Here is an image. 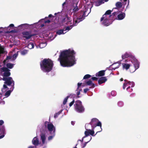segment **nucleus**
I'll list each match as a JSON object with an SVG mask.
<instances>
[{
    "mask_svg": "<svg viewBox=\"0 0 148 148\" xmlns=\"http://www.w3.org/2000/svg\"><path fill=\"white\" fill-rule=\"evenodd\" d=\"M111 11L109 10L107 11L104 15H106L107 17L108 16V17L110 18L111 16L110 14H111Z\"/></svg>",
    "mask_w": 148,
    "mask_h": 148,
    "instance_id": "a878e982",
    "label": "nucleus"
},
{
    "mask_svg": "<svg viewBox=\"0 0 148 148\" xmlns=\"http://www.w3.org/2000/svg\"><path fill=\"white\" fill-rule=\"evenodd\" d=\"M90 124L92 127V130H88L87 129L88 127L89 126H90V125L88 124H86L85 127L86 130L84 132L85 136L82 138V140H78L77 143L78 144L79 142H80L81 144H82L83 141L84 139V138L87 137L89 135H91L92 136H95V135H94V134L95 133L94 130L95 128L97 126H99L100 127H99V129L97 130V131H98L97 132L96 134L98 132H100L102 131V129L101 128V123L96 118L93 119L91 120V121L90 123Z\"/></svg>",
    "mask_w": 148,
    "mask_h": 148,
    "instance_id": "f03ea898",
    "label": "nucleus"
},
{
    "mask_svg": "<svg viewBox=\"0 0 148 148\" xmlns=\"http://www.w3.org/2000/svg\"><path fill=\"white\" fill-rule=\"evenodd\" d=\"M79 10V9L77 7V6L75 7L74 9H73V12L74 13V15L75 14V13L77 12Z\"/></svg>",
    "mask_w": 148,
    "mask_h": 148,
    "instance_id": "e433bc0d",
    "label": "nucleus"
},
{
    "mask_svg": "<svg viewBox=\"0 0 148 148\" xmlns=\"http://www.w3.org/2000/svg\"><path fill=\"white\" fill-rule=\"evenodd\" d=\"M123 81V78H121L120 79V81Z\"/></svg>",
    "mask_w": 148,
    "mask_h": 148,
    "instance_id": "13d9d810",
    "label": "nucleus"
},
{
    "mask_svg": "<svg viewBox=\"0 0 148 148\" xmlns=\"http://www.w3.org/2000/svg\"><path fill=\"white\" fill-rule=\"evenodd\" d=\"M11 91L10 90H8L6 92L5 94V96L6 97H8L10 95Z\"/></svg>",
    "mask_w": 148,
    "mask_h": 148,
    "instance_id": "2f4dec72",
    "label": "nucleus"
},
{
    "mask_svg": "<svg viewBox=\"0 0 148 148\" xmlns=\"http://www.w3.org/2000/svg\"><path fill=\"white\" fill-rule=\"evenodd\" d=\"M119 63H114L112 64L111 66L113 67L112 69L114 70L116 69L119 67Z\"/></svg>",
    "mask_w": 148,
    "mask_h": 148,
    "instance_id": "4be33fe9",
    "label": "nucleus"
},
{
    "mask_svg": "<svg viewBox=\"0 0 148 148\" xmlns=\"http://www.w3.org/2000/svg\"><path fill=\"white\" fill-rule=\"evenodd\" d=\"M18 51H17L16 53L14 54L12 56H8L7 57L6 59L4 60L3 62V63L4 64H5L6 61L8 60V61H13L16 59V57L18 55Z\"/></svg>",
    "mask_w": 148,
    "mask_h": 148,
    "instance_id": "ddd939ff",
    "label": "nucleus"
},
{
    "mask_svg": "<svg viewBox=\"0 0 148 148\" xmlns=\"http://www.w3.org/2000/svg\"><path fill=\"white\" fill-rule=\"evenodd\" d=\"M28 52V51L25 49H23L21 51V54L22 55H25L27 54Z\"/></svg>",
    "mask_w": 148,
    "mask_h": 148,
    "instance_id": "cd10ccee",
    "label": "nucleus"
},
{
    "mask_svg": "<svg viewBox=\"0 0 148 148\" xmlns=\"http://www.w3.org/2000/svg\"><path fill=\"white\" fill-rule=\"evenodd\" d=\"M22 34L23 37L26 39H28L32 36L31 32H29L25 31L23 32Z\"/></svg>",
    "mask_w": 148,
    "mask_h": 148,
    "instance_id": "4468645a",
    "label": "nucleus"
},
{
    "mask_svg": "<svg viewBox=\"0 0 148 148\" xmlns=\"http://www.w3.org/2000/svg\"><path fill=\"white\" fill-rule=\"evenodd\" d=\"M65 4V2H64V3L62 4V6L63 7V6Z\"/></svg>",
    "mask_w": 148,
    "mask_h": 148,
    "instance_id": "4d7b16f0",
    "label": "nucleus"
},
{
    "mask_svg": "<svg viewBox=\"0 0 148 148\" xmlns=\"http://www.w3.org/2000/svg\"><path fill=\"white\" fill-rule=\"evenodd\" d=\"M91 77V75L89 74L85 75L83 79H86Z\"/></svg>",
    "mask_w": 148,
    "mask_h": 148,
    "instance_id": "58836bf2",
    "label": "nucleus"
},
{
    "mask_svg": "<svg viewBox=\"0 0 148 148\" xmlns=\"http://www.w3.org/2000/svg\"><path fill=\"white\" fill-rule=\"evenodd\" d=\"M86 84L87 85L90 86L91 87L94 88L95 87V84L90 80L87 81Z\"/></svg>",
    "mask_w": 148,
    "mask_h": 148,
    "instance_id": "412c9836",
    "label": "nucleus"
},
{
    "mask_svg": "<svg viewBox=\"0 0 148 148\" xmlns=\"http://www.w3.org/2000/svg\"><path fill=\"white\" fill-rule=\"evenodd\" d=\"M50 20H48L47 21H45V23H50Z\"/></svg>",
    "mask_w": 148,
    "mask_h": 148,
    "instance_id": "09e8293b",
    "label": "nucleus"
},
{
    "mask_svg": "<svg viewBox=\"0 0 148 148\" xmlns=\"http://www.w3.org/2000/svg\"><path fill=\"white\" fill-rule=\"evenodd\" d=\"M84 18L83 15L77 18L75 16L73 17V24L72 25V23L71 18L68 16H66L65 18L66 23L67 25H71L67 27L64 31H69L70 30L73 26L77 25L78 23L83 20Z\"/></svg>",
    "mask_w": 148,
    "mask_h": 148,
    "instance_id": "39448f33",
    "label": "nucleus"
},
{
    "mask_svg": "<svg viewBox=\"0 0 148 148\" xmlns=\"http://www.w3.org/2000/svg\"><path fill=\"white\" fill-rule=\"evenodd\" d=\"M69 97V96H67L65 98H64V100H63V104L64 105H65L66 103L67 102V100Z\"/></svg>",
    "mask_w": 148,
    "mask_h": 148,
    "instance_id": "72a5a7b5",
    "label": "nucleus"
},
{
    "mask_svg": "<svg viewBox=\"0 0 148 148\" xmlns=\"http://www.w3.org/2000/svg\"><path fill=\"white\" fill-rule=\"evenodd\" d=\"M2 95L1 93H0V98L1 99H2Z\"/></svg>",
    "mask_w": 148,
    "mask_h": 148,
    "instance_id": "3c124183",
    "label": "nucleus"
},
{
    "mask_svg": "<svg viewBox=\"0 0 148 148\" xmlns=\"http://www.w3.org/2000/svg\"><path fill=\"white\" fill-rule=\"evenodd\" d=\"M82 84L81 83H78V88H77V90H76L77 92V95H79L80 94V90L79 89V87L81 86Z\"/></svg>",
    "mask_w": 148,
    "mask_h": 148,
    "instance_id": "393cba45",
    "label": "nucleus"
},
{
    "mask_svg": "<svg viewBox=\"0 0 148 148\" xmlns=\"http://www.w3.org/2000/svg\"><path fill=\"white\" fill-rule=\"evenodd\" d=\"M3 28L2 27H0V28Z\"/></svg>",
    "mask_w": 148,
    "mask_h": 148,
    "instance_id": "0e129e2a",
    "label": "nucleus"
},
{
    "mask_svg": "<svg viewBox=\"0 0 148 148\" xmlns=\"http://www.w3.org/2000/svg\"><path fill=\"white\" fill-rule=\"evenodd\" d=\"M63 110H61L59 111L58 112L56 113L54 116V117L55 118H56L58 117V116L62 112Z\"/></svg>",
    "mask_w": 148,
    "mask_h": 148,
    "instance_id": "473e14b6",
    "label": "nucleus"
},
{
    "mask_svg": "<svg viewBox=\"0 0 148 148\" xmlns=\"http://www.w3.org/2000/svg\"><path fill=\"white\" fill-rule=\"evenodd\" d=\"M32 144L35 146H37L39 145H40L39 141L37 137H34L32 140Z\"/></svg>",
    "mask_w": 148,
    "mask_h": 148,
    "instance_id": "dca6fc26",
    "label": "nucleus"
},
{
    "mask_svg": "<svg viewBox=\"0 0 148 148\" xmlns=\"http://www.w3.org/2000/svg\"><path fill=\"white\" fill-rule=\"evenodd\" d=\"M114 9H116V8H114V9H113L114 10Z\"/></svg>",
    "mask_w": 148,
    "mask_h": 148,
    "instance_id": "69168bd1",
    "label": "nucleus"
},
{
    "mask_svg": "<svg viewBox=\"0 0 148 148\" xmlns=\"http://www.w3.org/2000/svg\"><path fill=\"white\" fill-rule=\"evenodd\" d=\"M42 27H43L44 26V25H42Z\"/></svg>",
    "mask_w": 148,
    "mask_h": 148,
    "instance_id": "e2e57ef3",
    "label": "nucleus"
},
{
    "mask_svg": "<svg viewBox=\"0 0 148 148\" xmlns=\"http://www.w3.org/2000/svg\"><path fill=\"white\" fill-rule=\"evenodd\" d=\"M40 65L41 69L43 72H48L52 69L53 63L49 59H45L41 62Z\"/></svg>",
    "mask_w": 148,
    "mask_h": 148,
    "instance_id": "423d86ee",
    "label": "nucleus"
},
{
    "mask_svg": "<svg viewBox=\"0 0 148 148\" xmlns=\"http://www.w3.org/2000/svg\"><path fill=\"white\" fill-rule=\"evenodd\" d=\"M123 0V1H124V4H126V1H127L128 2V4H129V0Z\"/></svg>",
    "mask_w": 148,
    "mask_h": 148,
    "instance_id": "a18cd8bd",
    "label": "nucleus"
},
{
    "mask_svg": "<svg viewBox=\"0 0 148 148\" xmlns=\"http://www.w3.org/2000/svg\"><path fill=\"white\" fill-rule=\"evenodd\" d=\"M51 135L49 136L48 137V141H51L53 139L54 137L55 134V133H50Z\"/></svg>",
    "mask_w": 148,
    "mask_h": 148,
    "instance_id": "5701e85b",
    "label": "nucleus"
},
{
    "mask_svg": "<svg viewBox=\"0 0 148 148\" xmlns=\"http://www.w3.org/2000/svg\"><path fill=\"white\" fill-rule=\"evenodd\" d=\"M47 45V44L46 42H42L39 45V47L41 48H42L45 47Z\"/></svg>",
    "mask_w": 148,
    "mask_h": 148,
    "instance_id": "c85d7f7f",
    "label": "nucleus"
},
{
    "mask_svg": "<svg viewBox=\"0 0 148 148\" xmlns=\"http://www.w3.org/2000/svg\"><path fill=\"white\" fill-rule=\"evenodd\" d=\"M108 0H105V1L106 2H107V1Z\"/></svg>",
    "mask_w": 148,
    "mask_h": 148,
    "instance_id": "052dcab7",
    "label": "nucleus"
},
{
    "mask_svg": "<svg viewBox=\"0 0 148 148\" xmlns=\"http://www.w3.org/2000/svg\"><path fill=\"white\" fill-rule=\"evenodd\" d=\"M5 102L4 101L1 100H0V104H2V105H3L5 104Z\"/></svg>",
    "mask_w": 148,
    "mask_h": 148,
    "instance_id": "37998d69",
    "label": "nucleus"
},
{
    "mask_svg": "<svg viewBox=\"0 0 148 148\" xmlns=\"http://www.w3.org/2000/svg\"><path fill=\"white\" fill-rule=\"evenodd\" d=\"M125 14L121 12L117 16V19L119 20H121L124 19L125 17Z\"/></svg>",
    "mask_w": 148,
    "mask_h": 148,
    "instance_id": "6ab92c4d",
    "label": "nucleus"
},
{
    "mask_svg": "<svg viewBox=\"0 0 148 148\" xmlns=\"http://www.w3.org/2000/svg\"><path fill=\"white\" fill-rule=\"evenodd\" d=\"M92 138L91 136H90L89 137H88V140H89L87 142H85L84 143V144L83 145V146L82 147V148H84V147H85L86 145V144L91 140Z\"/></svg>",
    "mask_w": 148,
    "mask_h": 148,
    "instance_id": "7c9ffc66",
    "label": "nucleus"
},
{
    "mask_svg": "<svg viewBox=\"0 0 148 148\" xmlns=\"http://www.w3.org/2000/svg\"><path fill=\"white\" fill-rule=\"evenodd\" d=\"M4 123V121L2 120H0V125H2Z\"/></svg>",
    "mask_w": 148,
    "mask_h": 148,
    "instance_id": "de8ad7c7",
    "label": "nucleus"
},
{
    "mask_svg": "<svg viewBox=\"0 0 148 148\" xmlns=\"http://www.w3.org/2000/svg\"><path fill=\"white\" fill-rule=\"evenodd\" d=\"M116 12H114L112 13V14L113 15V16H114L116 14Z\"/></svg>",
    "mask_w": 148,
    "mask_h": 148,
    "instance_id": "603ef678",
    "label": "nucleus"
},
{
    "mask_svg": "<svg viewBox=\"0 0 148 148\" xmlns=\"http://www.w3.org/2000/svg\"><path fill=\"white\" fill-rule=\"evenodd\" d=\"M44 125L50 133H55V127L51 123L48 121H45L44 123Z\"/></svg>",
    "mask_w": 148,
    "mask_h": 148,
    "instance_id": "6e6552de",
    "label": "nucleus"
},
{
    "mask_svg": "<svg viewBox=\"0 0 148 148\" xmlns=\"http://www.w3.org/2000/svg\"><path fill=\"white\" fill-rule=\"evenodd\" d=\"M71 124H72V125H74V124H75V123H74V122H73V121H72V122H71Z\"/></svg>",
    "mask_w": 148,
    "mask_h": 148,
    "instance_id": "864d4df0",
    "label": "nucleus"
},
{
    "mask_svg": "<svg viewBox=\"0 0 148 148\" xmlns=\"http://www.w3.org/2000/svg\"><path fill=\"white\" fill-rule=\"evenodd\" d=\"M34 147L32 146H30L28 148H34Z\"/></svg>",
    "mask_w": 148,
    "mask_h": 148,
    "instance_id": "5fc2aeb1",
    "label": "nucleus"
},
{
    "mask_svg": "<svg viewBox=\"0 0 148 148\" xmlns=\"http://www.w3.org/2000/svg\"><path fill=\"white\" fill-rule=\"evenodd\" d=\"M4 52V49L3 47L1 46L0 45V54L1 53H3Z\"/></svg>",
    "mask_w": 148,
    "mask_h": 148,
    "instance_id": "f704fd0d",
    "label": "nucleus"
},
{
    "mask_svg": "<svg viewBox=\"0 0 148 148\" xmlns=\"http://www.w3.org/2000/svg\"><path fill=\"white\" fill-rule=\"evenodd\" d=\"M14 27V25L13 24H10L9 26H8L7 27H5L4 28L6 29H8L9 28H10L11 27Z\"/></svg>",
    "mask_w": 148,
    "mask_h": 148,
    "instance_id": "a19ab883",
    "label": "nucleus"
},
{
    "mask_svg": "<svg viewBox=\"0 0 148 148\" xmlns=\"http://www.w3.org/2000/svg\"><path fill=\"white\" fill-rule=\"evenodd\" d=\"M111 95L113 96H114L116 95V93L115 91H112L111 92Z\"/></svg>",
    "mask_w": 148,
    "mask_h": 148,
    "instance_id": "ea45409f",
    "label": "nucleus"
},
{
    "mask_svg": "<svg viewBox=\"0 0 148 148\" xmlns=\"http://www.w3.org/2000/svg\"><path fill=\"white\" fill-rule=\"evenodd\" d=\"M134 83L133 82H126L123 84V88L125 89L127 88L126 90L129 92H131L132 91V89H131L130 90H129V89L131 87H133L134 86Z\"/></svg>",
    "mask_w": 148,
    "mask_h": 148,
    "instance_id": "f8f14e48",
    "label": "nucleus"
},
{
    "mask_svg": "<svg viewBox=\"0 0 148 148\" xmlns=\"http://www.w3.org/2000/svg\"><path fill=\"white\" fill-rule=\"evenodd\" d=\"M41 143L40 144V147H43V148L46 147V145L47 143V136L45 134L42 133L40 135Z\"/></svg>",
    "mask_w": 148,
    "mask_h": 148,
    "instance_id": "1a4fd4ad",
    "label": "nucleus"
},
{
    "mask_svg": "<svg viewBox=\"0 0 148 148\" xmlns=\"http://www.w3.org/2000/svg\"><path fill=\"white\" fill-rule=\"evenodd\" d=\"M122 60H120L119 62H121L123 60L125 59L134 60L136 59L135 56L131 53L126 52L122 54L121 55Z\"/></svg>",
    "mask_w": 148,
    "mask_h": 148,
    "instance_id": "9d476101",
    "label": "nucleus"
},
{
    "mask_svg": "<svg viewBox=\"0 0 148 148\" xmlns=\"http://www.w3.org/2000/svg\"><path fill=\"white\" fill-rule=\"evenodd\" d=\"M104 3L103 0H100L98 2L96 3V5L97 6H99L101 5V4Z\"/></svg>",
    "mask_w": 148,
    "mask_h": 148,
    "instance_id": "c9c22d12",
    "label": "nucleus"
},
{
    "mask_svg": "<svg viewBox=\"0 0 148 148\" xmlns=\"http://www.w3.org/2000/svg\"><path fill=\"white\" fill-rule=\"evenodd\" d=\"M52 16H53V15L51 14H49L48 16V17H52Z\"/></svg>",
    "mask_w": 148,
    "mask_h": 148,
    "instance_id": "6e6d98bb",
    "label": "nucleus"
},
{
    "mask_svg": "<svg viewBox=\"0 0 148 148\" xmlns=\"http://www.w3.org/2000/svg\"><path fill=\"white\" fill-rule=\"evenodd\" d=\"M14 65V64L9 63L7 64L6 66L8 68L11 69L13 68Z\"/></svg>",
    "mask_w": 148,
    "mask_h": 148,
    "instance_id": "c756f323",
    "label": "nucleus"
},
{
    "mask_svg": "<svg viewBox=\"0 0 148 148\" xmlns=\"http://www.w3.org/2000/svg\"><path fill=\"white\" fill-rule=\"evenodd\" d=\"M74 148H77V147H74Z\"/></svg>",
    "mask_w": 148,
    "mask_h": 148,
    "instance_id": "338daca9",
    "label": "nucleus"
},
{
    "mask_svg": "<svg viewBox=\"0 0 148 148\" xmlns=\"http://www.w3.org/2000/svg\"><path fill=\"white\" fill-rule=\"evenodd\" d=\"M116 6L117 8H120L121 7V2H118L116 3Z\"/></svg>",
    "mask_w": 148,
    "mask_h": 148,
    "instance_id": "4c0bfd02",
    "label": "nucleus"
},
{
    "mask_svg": "<svg viewBox=\"0 0 148 148\" xmlns=\"http://www.w3.org/2000/svg\"><path fill=\"white\" fill-rule=\"evenodd\" d=\"M105 72L104 70L100 71L96 74V76L99 77L103 76L105 75Z\"/></svg>",
    "mask_w": 148,
    "mask_h": 148,
    "instance_id": "aec40b11",
    "label": "nucleus"
},
{
    "mask_svg": "<svg viewBox=\"0 0 148 148\" xmlns=\"http://www.w3.org/2000/svg\"><path fill=\"white\" fill-rule=\"evenodd\" d=\"M107 80V79L106 77H102L99 78L98 81V83L99 84H101L105 83Z\"/></svg>",
    "mask_w": 148,
    "mask_h": 148,
    "instance_id": "a211bd4d",
    "label": "nucleus"
},
{
    "mask_svg": "<svg viewBox=\"0 0 148 148\" xmlns=\"http://www.w3.org/2000/svg\"><path fill=\"white\" fill-rule=\"evenodd\" d=\"M110 18L106 17V15H103L101 19V21L103 25L108 26L112 23V21L109 18Z\"/></svg>",
    "mask_w": 148,
    "mask_h": 148,
    "instance_id": "9b49d317",
    "label": "nucleus"
},
{
    "mask_svg": "<svg viewBox=\"0 0 148 148\" xmlns=\"http://www.w3.org/2000/svg\"><path fill=\"white\" fill-rule=\"evenodd\" d=\"M75 102L74 100H73L69 104V106L70 107H71L74 104Z\"/></svg>",
    "mask_w": 148,
    "mask_h": 148,
    "instance_id": "79ce46f5",
    "label": "nucleus"
},
{
    "mask_svg": "<svg viewBox=\"0 0 148 148\" xmlns=\"http://www.w3.org/2000/svg\"><path fill=\"white\" fill-rule=\"evenodd\" d=\"M5 134V127L3 126H0V139L3 138Z\"/></svg>",
    "mask_w": 148,
    "mask_h": 148,
    "instance_id": "2eb2a0df",
    "label": "nucleus"
},
{
    "mask_svg": "<svg viewBox=\"0 0 148 148\" xmlns=\"http://www.w3.org/2000/svg\"><path fill=\"white\" fill-rule=\"evenodd\" d=\"M61 12H58L57 13H55V15H56L57 14H59V15H61Z\"/></svg>",
    "mask_w": 148,
    "mask_h": 148,
    "instance_id": "8fccbe9b",
    "label": "nucleus"
},
{
    "mask_svg": "<svg viewBox=\"0 0 148 148\" xmlns=\"http://www.w3.org/2000/svg\"><path fill=\"white\" fill-rule=\"evenodd\" d=\"M10 32V31H9L7 32V33H9Z\"/></svg>",
    "mask_w": 148,
    "mask_h": 148,
    "instance_id": "680f3d73",
    "label": "nucleus"
},
{
    "mask_svg": "<svg viewBox=\"0 0 148 148\" xmlns=\"http://www.w3.org/2000/svg\"><path fill=\"white\" fill-rule=\"evenodd\" d=\"M89 89L88 88H86L84 89V92L86 93V92L89 90Z\"/></svg>",
    "mask_w": 148,
    "mask_h": 148,
    "instance_id": "49530a36",
    "label": "nucleus"
},
{
    "mask_svg": "<svg viewBox=\"0 0 148 148\" xmlns=\"http://www.w3.org/2000/svg\"><path fill=\"white\" fill-rule=\"evenodd\" d=\"M29 25L27 24H21L18 26V28L20 29H28L29 26L30 25Z\"/></svg>",
    "mask_w": 148,
    "mask_h": 148,
    "instance_id": "f3484780",
    "label": "nucleus"
},
{
    "mask_svg": "<svg viewBox=\"0 0 148 148\" xmlns=\"http://www.w3.org/2000/svg\"><path fill=\"white\" fill-rule=\"evenodd\" d=\"M64 30L63 29H60L58 30L56 32V33L59 35L64 34L66 32H64Z\"/></svg>",
    "mask_w": 148,
    "mask_h": 148,
    "instance_id": "b1692460",
    "label": "nucleus"
},
{
    "mask_svg": "<svg viewBox=\"0 0 148 148\" xmlns=\"http://www.w3.org/2000/svg\"><path fill=\"white\" fill-rule=\"evenodd\" d=\"M92 79L93 80H97L98 79V78H97L96 77H92Z\"/></svg>",
    "mask_w": 148,
    "mask_h": 148,
    "instance_id": "c03bdc74",
    "label": "nucleus"
},
{
    "mask_svg": "<svg viewBox=\"0 0 148 148\" xmlns=\"http://www.w3.org/2000/svg\"><path fill=\"white\" fill-rule=\"evenodd\" d=\"M75 54V51L72 49L61 52L58 59L61 66L64 67H69L75 64L76 63Z\"/></svg>",
    "mask_w": 148,
    "mask_h": 148,
    "instance_id": "f257e3e1",
    "label": "nucleus"
},
{
    "mask_svg": "<svg viewBox=\"0 0 148 148\" xmlns=\"http://www.w3.org/2000/svg\"><path fill=\"white\" fill-rule=\"evenodd\" d=\"M10 70L5 67H3L1 69L2 72H3V74L4 77L3 78V80L5 81V84L3 86V88L2 89V91L3 92H5L6 90L9 89L6 84L8 86H11L12 87V89H13V86L14 85V82L11 77H7L10 75Z\"/></svg>",
    "mask_w": 148,
    "mask_h": 148,
    "instance_id": "7ed1b4c3",
    "label": "nucleus"
},
{
    "mask_svg": "<svg viewBox=\"0 0 148 148\" xmlns=\"http://www.w3.org/2000/svg\"><path fill=\"white\" fill-rule=\"evenodd\" d=\"M27 47L30 49H33L34 47V44L32 42L29 43L27 45Z\"/></svg>",
    "mask_w": 148,
    "mask_h": 148,
    "instance_id": "bb28decb",
    "label": "nucleus"
},
{
    "mask_svg": "<svg viewBox=\"0 0 148 148\" xmlns=\"http://www.w3.org/2000/svg\"><path fill=\"white\" fill-rule=\"evenodd\" d=\"M75 110L79 113H82L84 112V108L82 104V102L79 100H77L75 102L74 104Z\"/></svg>",
    "mask_w": 148,
    "mask_h": 148,
    "instance_id": "0eeeda50",
    "label": "nucleus"
},
{
    "mask_svg": "<svg viewBox=\"0 0 148 148\" xmlns=\"http://www.w3.org/2000/svg\"><path fill=\"white\" fill-rule=\"evenodd\" d=\"M16 50H17V49H14L13 50V51H15Z\"/></svg>",
    "mask_w": 148,
    "mask_h": 148,
    "instance_id": "bf43d9fd",
    "label": "nucleus"
},
{
    "mask_svg": "<svg viewBox=\"0 0 148 148\" xmlns=\"http://www.w3.org/2000/svg\"><path fill=\"white\" fill-rule=\"evenodd\" d=\"M124 62L122 63V68L123 69L127 70L133 64L134 69L133 71H131V72H134L139 67L140 63L138 60L136 59L134 60L125 59Z\"/></svg>",
    "mask_w": 148,
    "mask_h": 148,
    "instance_id": "20e7f679",
    "label": "nucleus"
}]
</instances>
